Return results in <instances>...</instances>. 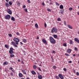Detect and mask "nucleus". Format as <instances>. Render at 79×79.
<instances>
[{"label":"nucleus","instance_id":"4d7b16f0","mask_svg":"<svg viewBox=\"0 0 79 79\" xmlns=\"http://www.w3.org/2000/svg\"><path fill=\"white\" fill-rule=\"evenodd\" d=\"M52 62H54V60H53V59H52Z\"/></svg>","mask_w":79,"mask_h":79},{"label":"nucleus","instance_id":"13d9d810","mask_svg":"<svg viewBox=\"0 0 79 79\" xmlns=\"http://www.w3.org/2000/svg\"><path fill=\"white\" fill-rule=\"evenodd\" d=\"M18 61L19 62H21V60H19V59H18Z\"/></svg>","mask_w":79,"mask_h":79},{"label":"nucleus","instance_id":"a18cd8bd","mask_svg":"<svg viewBox=\"0 0 79 79\" xmlns=\"http://www.w3.org/2000/svg\"><path fill=\"white\" fill-rule=\"evenodd\" d=\"M44 27H47V24H46V23H44Z\"/></svg>","mask_w":79,"mask_h":79},{"label":"nucleus","instance_id":"4c0bfd02","mask_svg":"<svg viewBox=\"0 0 79 79\" xmlns=\"http://www.w3.org/2000/svg\"><path fill=\"white\" fill-rule=\"evenodd\" d=\"M19 41H16L15 42V44L16 45H19V44L18 43V42H19Z\"/></svg>","mask_w":79,"mask_h":79},{"label":"nucleus","instance_id":"69168bd1","mask_svg":"<svg viewBox=\"0 0 79 79\" xmlns=\"http://www.w3.org/2000/svg\"><path fill=\"white\" fill-rule=\"evenodd\" d=\"M6 2H8V0H6Z\"/></svg>","mask_w":79,"mask_h":79},{"label":"nucleus","instance_id":"412c9836","mask_svg":"<svg viewBox=\"0 0 79 79\" xmlns=\"http://www.w3.org/2000/svg\"><path fill=\"white\" fill-rule=\"evenodd\" d=\"M11 20H12V21H15V18L13 17H11Z\"/></svg>","mask_w":79,"mask_h":79},{"label":"nucleus","instance_id":"4be33fe9","mask_svg":"<svg viewBox=\"0 0 79 79\" xmlns=\"http://www.w3.org/2000/svg\"><path fill=\"white\" fill-rule=\"evenodd\" d=\"M33 68L34 69H37V66L35 65H34Z\"/></svg>","mask_w":79,"mask_h":79},{"label":"nucleus","instance_id":"58836bf2","mask_svg":"<svg viewBox=\"0 0 79 79\" xmlns=\"http://www.w3.org/2000/svg\"><path fill=\"white\" fill-rule=\"evenodd\" d=\"M55 78L57 79H60V78L58 76H56Z\"/></svg>","mask_w":79,"mask_h":79},{"label":"nucleus","instance_id":"37998d69","mask_svg":"<svg viewBox=\"0 0 79 79\" xmlns=\"http://www.w3.org/2000/svg\"><path fill=\"white\" fill-rule=\"evenodd\" d=\"M47 10L48 11H51V10L50 9H48Z\"/></svg>","mask_w":79,"mask_h":79},{"label":"nucleus","instance_id":"39448f33","mask_svg":"<svg viewBox=\"0 0 79 79\" xmlns=\"http://www.w3.org/2000/svg\"><path fill=\"white\" fill-rule=\"evenodd\" d=\"M12 45H13L15 47H18V45L15 44V43L14 41H12L11 42Z\"/></svg>","mask_w":79,"mask_h":79},{"label":"nucleus","instance_id":"f257e3e1","mask_svg":"<svg viewBox=\"0 0 79 79\" xmlns=\"http://www.w3.org/2000/svg\"><path fill=\"white\" fill-rule=\"evenodd\" d=\"M49 40L52 44H55L56 43V41H55V39L52 37H49Z\"/></svg>","mask_w":79,"mask_h":79},{"label":"nucleus","instance_id":"f8f14e48","mask_svg":"<svg viewBox=\"0 0 79 79\" xmlns=\"http://www.w3.org/2000/svg\"><path fill=\"white\" fill-rule=\"evenodd\" d=\"M67 52L68 53H71V50L69 49H68Z\"/></svg>","mask_w":79,"mask_h":79},{"label":"nucleus","instance_id":"f03ea898","mask_svg":"<svg viewBox=\"0 0 79 79\" xmlns=\"http://www.w3.org/2000/svg\"><path fill=\"white\" fill-rule=\"evenodd\" d=\"M52 33H57L58 32V29L55 27H53L52 29V30L51 31Z\"/></svg>","mask_w":79,"mask_h":79},{"label":"nucleus","instance_id":"1a4fd4ad","mask_svg":"<svg viewBox=\"0 0 79 79\" xmlns=\"http://www.w3.org/2000/svg\"><path fill=\"white\" fill-rule=\"evenodd\" d=\"M42 41L45 44H47V41H46V40H45V39H42Z\"/></svg>","mask_w":79,"mask_h":79},{"label":"nucleus","instance_id":"8fccbe9b","mask_svg":"<svg viewBox=\"0 0 79 79\" xmlns=\"http://www.w3.org/2000/svg\"><path fill=\"white\" fill-rule=\"evenodd\" d=\"M27 2L28 3H31V1H30V0H27Z\"/></svg>","mask_w":79,"mask_h":79},{"label":"nucleus","instance_id":"c756f323","mask_svg":"<svg viewBox=\"0 0 79 79\" xmlns=\"http://www.w3.org/2000/svg\"><path fill=\"white\" fill-rule=\"evenodd\" d=\"M23 41L24 43H26V40L24 39L23 40Z\"/></svg>","mask_w":79,"mask_h":79},{"label":"nucleus","instance_id":"423d86ee","mask_svg":"<svg viewBox=\"0 0 79 79\" xmlns=\"http://www.w3.org/2000/svg\"><path fill=\"white\" fill-rule=\"evenodd\" d=\"M13 40L14 42H19V40L17 38H14L13 39Z\"/></svg>","mask_w":79,"mask_h":79},{"label":"nucleus","instance_id":"cd10ccee","mask_svg":"<svg viewBox=\"0 0 79 79\" xmlns=\"http://www.w3.org/2000/svg\"><path fill=\"white\" fill-rule=\"evenodd\" d=\"M10 56L11 58H13V57L15 56V55L13 54H11L10 55Z\"/></svg>","mask_w":79,"mask_h":79},{"label":"nucleus","instance_id":"f3484780","mask_svg":"<svg viewBox=\"0 0 79 79\" xmlns=\"http://www.w3.org/2000/svg\"><path fill=\"white\" fill-rule=\"evenodd\" d=\"M31 73L33 75H35L36 74V73L34 71H31Z\"/></svg>","mask_w":79,"mask_h":79},{"label":"nucleus","instance_id":"de8ad7c7","mask_svg":"<svg viewBox=\"0 0 79 79\" xmlns=\"http://www.w3.org/2000/svg\"><path fill=\"white\" fill-rule=\"evenodd\" d=\"M38 69L39 71H41V69H40V67L38 68Z\"/></svg>","mask_w":79,"mask_h":79},{"label":"nucleus","instance_id":"e433bc0d","mask_svg":"<svg viewBox=\"0 0 79 79\" xmlns=\"http://www.w3.org/2000/svg\"><path fill=\"white\" fill-rule=\"evenodd\" d=\"M8 35L9 37H12V35L11 34H8Z\"/></svg>","mask_w":79,"mask_h":79},{"label":"nucleus","instance_id":"6ab92c4d","mask_svg":"<svg viewBox=\"0 0 79 79\" xmlns=\"http://www.w3.org/2000/svg\"><path fill=\"white\" fill-rule=\"evenodd\" d=\"M6 7H9L10 6V5H9V4L7 2L6 3Z\"/></svg>","mask_w":79,"mask_h":79},{"label":"nucleus","instance_id":"6e6552de","mask_svg":"<svg viewBox=\"0 0 79 79\" xmlns=\"http://www.w3.org/2000/svg\"><path fill=\"white\" fill-rule=\"evenodd\" d=\"M7 12L9 14H10V15H11L12 14V12H11V10L10 9H8L7 10Z\"/></svg>","mask_w":79,"mask_h":79},{"label":"nucleus","instance_id":"20e7f679","mask_svg":"<svg viewBox=\"0 0 79 79\" xmlns=\"http://www.w3.org/2000/svg\"><path fill=\"white\" fill-rule=\"evenodd\" d=\"M10 18L11 16H10V15H7L5 16L4 18L6 19H10Z\"/></svg>","mask_w":79,"mask_h":79},{"label":"nucleus","instance_id":"338daca9","mask_svg":"<svg viewBox=\"0 0 79 79\" xmlns=\"http://www.w3.org/2000/svg\"><path fill=\"white\" fill-rule=\"evenodd\" d=\"M77 14L78 15H79V12H77Z\"/></svg>","mask_w":79,"mask_h":79},{"label":"nucleus","instance_id":"c85d7f7f","mask_svg":"<svg viewBox=\"0 0 79 79\" xmlns=\"http://www.w3.org/2000/svg\"><path fill=\"white\" fill-rule=\"evenodd\" d=\"M69 11H71V10H73V8L72 7L69 8Z\"/></svg>","mask_w":79,"mask_h":79},{"label":"nucleus","instance_id":"6e6d98bb","mask_svg":"<svg viewBox=\"0 0 79 79\" xmlns=\"http://www.w3.org/2000/svg\"><path fill=\"white\" fill-rule=\"evenodd\" d=\"M10 75L11 76H13V73H10Z\"/></svg>","mask_w":79,"mask_h":79},{"label":"nucleus","instance_id":"393cba45","mask_svg":"<svg viewBox=\"0 0 79 79\" xmlns=\"http://www.w3.org/2000/svg\"><path fill=\"white\" fill-rule=\"evenodd\" d=\"M35 26L36 28H38V25L37 24V23H36L35 24Z\"/></svg>","mask_w":79,"mask_h":79},{"label":"nucleus","instance_id":"2eb2a0df","mask_svg":"<svg viewBox=\"0 0 79 79\" xmlns=\"http://www.w3.org/2000/svg\"><path fill=\"white\" fill-rule=\"evenodd\" d=\"M21 71L24 74H25L26 75L27 74V73H26V72H25V70H22Z\"/></svg>","mask_w":79,"mask_h":79},{"label":"nucleus","instance_id":"9d476101","mask_svg":"<svg viewBox=\"0 0 79 79\" xmlns=\"http://www.w3.org/2000/svg\"><path fill=\"white\" fill-rule=\"evenodd\" d=\"M9 63L7 61H5L3 64V66H5V65H7V64H8Z\"/></svg>","mask_w":79,"mask_h":79},{"label":"nucleus","instance_id":"680f3d73","mask_svg":"<svg viewBox=\"0 0 79 79\" xmlns=\"http://www.w3.org/2000/svg\"><path fill=\"white\" fill-rule=\"evenodd\" d=\"M53 4V3H52V2H50V5H52Z\"/></svg>","mask_w":79,"mask_h":79},{"label":"nucleus","instance_id":"5701e85b","mask_svg":"<svg viewBox=\"0 0 79 79\" xmlns=\"http://www.w3.org/2000/svg\"><path fill=\"white\" fill-rule=\"evenodd\" d=\"M60 12H59L60 13H61V14H62L63 15V12H64L63 10H60Z\"/></svg>","mask_w":79,"mask_h":79},{"label":"nucleus","instance_id":"473e14b6","mask_svg":"<svg viewBox=\"0 0 79 79\" xmlns=\"http://www.w3.org/2000/svg\"><path fill=\"white\" fill-rule=\"evenodd\" d=\"M55 3H56V5H57V6H60V4H59V3H58V2H55Z\"/></svg>","mask_w":79,"mask_h":79},{"label":"nucleus","instance_id":"72a5a7b5","mask_svg":"<svg viewBox=\"0 0 79 79\" xmlns=\"http://www.w3.org/2000/svg\"><path fill=\"white\" fill-rule=\"evenodd\" d=\"M57 21H61V20L60 18H59L57 19Z\"/></svg>","mask_w":79,"mask_h":79},{"label":"nucleus","instance_id":"3c124183","mask_svg":"<svg viewBox=\"0 0 79 79\" xmlns=\"http://www.w3.org/2000/svg\"><path fill=\"white\" fill-rule=\"evenodd\" d=\"M37 74H38V76H39L40 75V74L38 72H37Z\"/></svg>","mask_w":79,"mask_h":79},{"label":"nucleus","instance_id":"603ef678","mask_svg":"<svg viewBox=\"0 0 79 79\" xmlns=\"http://www.w3.org/2000/svg\"><path fill=\"white\" fill-rule=\"evenodd\" d=\"M26 8V5H24L23 6V8Z\"/></svg>","mask_w":79,"mask_h":79},{"label":"nucleus","instance_id":"7c9ffc66","mask_svg":"<svg viewBox=\"0 0 79 79\" xmlns=\"http://www.w3.org/2000/svg\"><path fill=\"white\" fill-rule=\"evenodd\" d=\"M70 44H73V41L71 40H70Z\"/></svg>","mask_w":79,"mask_h":79},{"label":"nucleus","instance_id":"aec40b11","mask_svg":"<svg viewBox=\"0 0 79 79\" xmlns=\"http://www.w3.org/2000/svg\"><path fill=\"white\" fill-rule=\"evenodd\" d=\"M53 36L54 37V38L55 39H56L58 37V36L56 35H53Z\"/></svg>","mask_w":79,"mask_h":79},{"label":"nucleus","instance_id":"ddd939ff","mask_svg":"<svg viewBox=\"0 0 79 79\" xmlns=\"http://www.w3.org/2000/svg\"><path fill=\"white\" fill-rule=\"evenodd\" d=\"M67 27L68 28H69V29H73V27L69 25H67Z\"/></svg>","mask_w":79,"mask_h":79},{"label":"nucleus","instance_id":"774afa93","mask_svg":"<svg viewBox=\"0 0 79 79\" xmlns=\"http://www.w3.org/2000/svg\"><path fill=\"white\" fill-rule=\"evenodd\" d=\"M21 79H24V78H21Z\"/></svg>","mask_w":79,"mask_h":79},{"label":"nucleus","instance_id":"bf43d9fd","mask_svg":"<svg viewBox=\"0 0 79 79\" xmlns=\"http://www.w3.org/2000/svg\"><path fill=\"white\" fill-rule=\"evenodd\" d=\"M64 24H65V25H66V23L65 21H64Z\"/></svg>","mask_w":79,"mask_h":79},{"label":"nucleus","instance_id":"c9c22d12","mask_svg":"<svg viewBox=\"0 0 79 79\" xmlns=\"http://www.w3.org/2000/svg\"><path fill=\"white\" fill-rule=\"evenodd\" d=\"M63 46H64V47H66V46H67V45L66 44L64 43L63 44Z\"/></svg>","mask_w":79,"mask_h":79},{"label":"nucleus","instance_id":"7ed1b4c3","mask_svg":"<svg viewBox=\"0 0 79 79\" xmlns=\"http://www.w3.org/2000/svg\"><path fill=\"white\" fill-rule=\"evenodd\" d=\"M13 50H15V49H14L13 48H10V50L9 51V53L10 54H13V53H14V52H13Z\"/></svg>","mask_w":79,"mask_h":79},{"label":"nucleus","instance_id":"b1692460","mask_svg":"<svg viewBox=\"0 0 79 79\" xmlns=\"http://www.w3.org/2000/svg\"><path fill=\"white\" fill-rule=\"evenodd\" d=\"M60 9H63V5H60Z\"/></svg>","mask_w":79,"mask_h":79},{"label":"nucleus","instance_id":"052dcab7","mask_svg":"<svg viewBox=\"0 0 79 79\" xmlns=\"http://www.w3.org/2000/svg\"><path fill=\"white\" fill-rule=\"evenodd\" d=\"M20 44H21V45H23V43H22V42H20Z\"/></svg>","mask_w":79,"mask_h":79},{"label":"nucleus","instance_id":"a211bd4d","mask_svg":"<svg viewBox=\"0 0 79 79\" xmlns=\"http://www.w3.org/2000/svg\"><path fill=\"white\" fill-rule=\"evenodd\" d=\"M38 78L39 79H42V75H39V76H38Z\"/></svg>","mask_w":79,"mask_h":79},{"label":"nucleus","instance_id":"79ce46f5","mask_svg":"<svg viewBox=\"0 0 79 79\" xmlns=\"http://www.w3.org/2000/svg\"><path fill=\"white\" fill-rule=\"evenodd\" d=\"M63 70H64V71H67V69H66L64 68V69H63Z\"/></svg>","mask_w":79,"mask_h":79},{"label":"nucleus","instance_id":"49530a36","mask_svg":"<svg viewBox=\"0 0 79 79\" xmlns=\"http://www.w3.org/2000/svg\"><path fill=\"white\" fill-rule=\"evenodd\" d=\"M75 51H77V48L76 47H75Z\"/></svg>","mask_w":79,"mask_h":79},{"label":"nucleus","instance_id":"c03bdc74","mask_svg":"<svg viewBox=\"0 0 79 79\" xmlns=\"http://www.w3.org/2000/svg\"><path fill=\"white\" fill-rule=\"evenodd\" d=\"M16 34H17V35H19V32H16Z\"/></svg>","mask_w":79,"mask_h":79},{"label":"nucleus","instance_id":"0eeeda50","mask_svg":"<svg viewBox=\"0 0 79 79\" xmlns=\"http://www.w3.org/2000/svg\"><path fill=\"white\" fill-rule=\"evenodd\" d=\"M58 76L61 79H64V77L63 76V75L60 74H59L58 75Z\"/></svg>","mask_w":79,"mask_h":79},{"label":"nucleus","instance_id":"0e129e2a","mask_svg":"<svg viewBox=\"0 0 79 79\" xmlns=\"http://www.w3.org/2000/svg\"><path fill=\"white\" fill-rule=\"evenodd\" d=\"M37 39H39V36H38L37 38Z\"/></svg>","mask_w":79,"mask_h":79},{"label":"nucleus","instance_id":"864d4df0","mask_svg":"<svg viewBox=\"0 0 79 79\" xmlns=\"http://www.w3.org/2000/svg\"><path fill=\"white\" fill-rule=\"evenodd\" d=\"M76 74H77V76H79V73L77 72Z\"/></svg>","mask_w":79,"mask_h":79},{"label":"nucleus","instance_id":"9b49d317","mask_svg":"<svg viewBox=\"0 0 79 79\" xmlns=\"http://www.w3.org/2000/svg\"><path fill=\"white\" fill-rule=\"evenodd\" d=\"M19 77H23V75L21 73H20L19 74Z\"/></svg>","mask_w":79,"mask_h":79},{"label":"nucleus","instance_id":"2f4dec72","mask_svg":"<svg viewBox=\"0 0 79 79\" xmlns=\"http://www.w3.org/2000/svg\"><path fill=\"white\" fill-rule=\"evenodd\" d=\"M65 55L67 56H69V55L68 53H65Z\"/></svg>","mask_w":79,"mask_h":79},{"label":"nucleus","instance_id":"5fc2aeb1","mask_svg":"<svg viewBox=\"0 0 79 79\" xmlns=\"http://www.w3.org/2000/svg\"><path fill=\"white\" fill-rule=\"evenodd\" d=\"M69 63H72V61H69Z\"/></svg>","mask_w":79,"mask_h":79},{"label":"nucleus","instance_id":"e2e57ef3","mask_svg":"<svg viewBox=\"0 0 79 79\" xmlns=\"http://www.w3.org/2000/svg\"><path fill=\"white\" fill-rule=\"evenodd\" d=\"M52 52L53 53H55V51H53V52Z\"/></svg>","mask_w":79,"mask_h":79},{"label":"nucleus","instance_id":"dca6fc26","mask_svg":"<svg viewBox=\"0 0 79 79\" xmlns=\"http://www.w3.org/2000/svg\"><path fill=\"white\" fill-rule=\"evenodd\" d=\"M74 40L75 41H76V42H78L79 43V40L78 39H77V38H75L74 39Z\"/></svg>","mask_w":79,"mask_h":79},{"label":"nucleus","instance_id":"f704fd0d","mask_svg":"<svg viewBox=\"0 0 79 79\" xmlns=\"http://www.w3.org/2000/svg\"><path fill=\"white\" fill-rule=\"evenodd\" d=\"M24 11L26 12V13H27V9L26 8L24 9Z\"/></svg>","mask_w":79,"mask_h":79},{"label":"nucleus","instance_id":"ea45409f","mask_svg":"<svg viewBox=\"0 0 79 79\" xmlns=\"http://www.w3.org/2000/svg\"><path fill=\"white\" fill-rule=\"evenodd\" d=\"M53 69H56V67L54 65L53 66Z\"/></svg>","mask_w":79,"mask_h":79},{"label":"nucleus","instance_id":"a878e982","mask_svg":"<svg viewBox=\"0 0 79 79\" xmlns=\"http://www.w3.org/2000/svg\"><path fill=\"white\" fill-rule=\"evenodd\" d=\"M5 47L6 48H7V49H8V48H9V47H8V45L6 44L5 45Z\"/></svg>","mask_w":79,"mask_h":79},{"label":"nucleus","instance_id":"4468645a","mask_svg":"<svg viewBox=\"0 0 79 79\" xmlns=\"http://www.w3.org/2000/svg\"><path fill=\"white\" fill-rule=\"evenodd\" d=\"M13 68L12 67H10L9 68V70H11L12 71V72H13L14 73H15V70L13 69Z\"/></svg>","mask_w":79,"mask_h":79},{"label":"nucleus","instance_id":"bb28decb","mask_svg":"<svg viewBox=\"0 0 79 79\" xmlns=\"http://www.w3.org/2000/svg\"><path fill=\"white\" fill-rule=\"evenodd\" d=\"M17 5L18 6H20V2H19L18 1L17 2Z\"/></svg>","mask_w":79,"mask_h":79},{"label":"nucleus","instance_id":"a19ab883","mask_svg":"<svg viewBox=\"0 0 79 79\" xmlns=\"http://www.w3.org/2000/svg\"><path fill=\"white\" fill-rule=\"evenodd\" d=\"M9 5H12V2H11L10 1L9 2Z\"/></svg>","mask_w":79,"mask_h":79},{"label":"nucleus","instance_id":"09e8293b","mask_svg":"<svg viewBox=\"0 0 79 79\" xmlns=\"http://www.w3.org/2000/svg\"><path fill=\"white\" fill-rule=\"evenodd\" d=\"M42 5H43V6H45V3H44V2H43L42 3Z\"/></svg>","mask_w":79,"mask_h":79}]
</instances>
